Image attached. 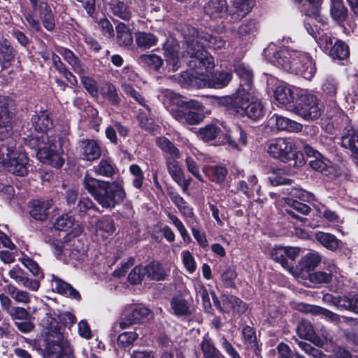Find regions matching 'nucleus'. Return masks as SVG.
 <instances>
[{"label": "nucleus", "instance_id": "nucleus-1", "mask_svg": "<svg viewBox=\"0 0 358 358\" xmlns=\"http://www.w3.org/2000/svg\"><path fill=\"white\" fill-rule=\"evenodd\" d=\"M31 122L36 133L24 137V143L37 150V157L42 163L61 167L64 160L60 156L62 152L60 139L57 136L48 134L53 125L52 118L46 111H41L33 115Z\"/></svg>", "mask_w": 358, "mask_h": 358}, {"label": "nucleus", "instance_id": "nucleus-2", "mask_svg": "<svg viewBox=\"0 0 358 358\" xmlns=\"http://www.w3.org/2000/svg\"><path fill=\"white\" fill-rule=\"evenodd\" d=\"M180 31L187 44V53L190 57L188 61L189 68L195 69L196 73L200 75L213 69L214 59L204 49V35L199 34L194 27L187 24L183 25Z\"/></svg>", "mask_w": 358, "mask_h": 358}, {"label": "nucleus", "instance_id": "nucleus-3", "mask_svg": "<svg viewBox=\"0 0 358 358\" xmlns=\"http://www.w3.org/2000/svg\"><path fill=\"white\" fill-rule=\"evenodd\" d=\"M83 185L94 199L106 208H113L123 202L126 192L121 182L99 180L86 174Z\"/></svg>", "mask_w": 358, "mask_h": 358}, {"label": "nucleus", "instance_id": "nucleus-4", "mask_svg": "<svg viewBox=\"0 0 358 358\" xmlns=\"http://www.w3.org/2000/svg\"><path fill=\"white\" fill-rule=\"evenodd\" d=\"M231 109L241 116H246L252 120L262 119L265 115V108L257 97L256 92H244L239 91L229 96Z\"/></svg>", "mask_w": 358, "mask_h": 358}, {"label": "nucleus", "instance_id": "nucleus-5", "mask_svg": "<svg viewBox=\"0 0 358 358\" xmlns=\"http://www.w3.org/2000/svg\"><path fill=\"white\" fill-rule=\"evenodd\" d=\"M44 342L45 352L49 358H75L72 345L61 332L48 331Z\"/></svg>", "mask_w": 358, "mask_h": 358}, {"label": "nucleus", "instance_id": "nucleus-6", "mask_svg": "<svg viewBox=\"0 0 358 358\" xmlns=\"http://www.w3.org/2000/svg\"><path fill=\"white\" fill-rule=\"evenodd\" d=\"M267 152L270 156L282 162H287L298 158L294 143L287 138H279L273 141L268 146Z\"/></svg>", "mask_w": 358, "mask_h": 358}, {"label": "nucleus", "instance_id": "nucleus-7", "mask_svg": "<svg viewBox=\"0 0 358 358\" xmlns=\"http://www.w3.org/2000/svg\"><path fill=\"white\" fill-rule=\"evenodd\" d=\"M293 111L305 120H315L321 115V106L316 96L303 94L301 95Z\"/></svg>", "mask_w": 358, "mask_h": 358}, {"label": "nucleus", "instance_id": "nucleus-8", "mask_svg": "<svg viewBox=\"0 0 358 358\" xmlns=\"http://www.w3.org/2000/svg\"><path fill=\"white\" fill-rule=\"evenodd\" d=\"M294 52H299L285 48L277 50L273 44L269 45L265 50V55L271 63L288 72H290L293 66Z\"/></svg>", "mask_w": 358, "mask_h": 358}, {"label": "nucleus", "instance_id": "nucleus-9", "mask_svg": "<svg viewBox=\"0 0 358 358\" xmlns=\"http://www.w3.org/2000/svg\"><path fill=\"white\" fill-rule=\"evenodd\" d=\"M151 315L150 310L142 305H127L122 313L119 323L122 329L148 320Z\"/></svg>", "mask_w": 358, "mask_h": 358}, {"label": "nucleus", "instance_id": "nucleus-10", "mask_svg": "<svg viewBox=\"0 0 358 358\" xmlns=\"http://www.w3.org/2000/svg\"><path fill=\"white\" fill-rule=\"evenodd\" d=\"M293 66L290 73L300 75L310 80L315 73L316 68L312 58L306 53L294 52Z\"/></svg>", "mask_w": 358, "mask_h": 358}, {"label": "nucleus", "instance_id": "nucleus-11", "mask_svg": "<svg viewBox=\"0 0 358 358\" xmlns=\"http://www.w3.org/2000/svg\"><path fill=\"white\" fill-rule=\"evenodd\" d=\"M324 51L334 59H344L349 55V50L344 42L327 34L323 35L319 42Z\"/></svg>", "mask_w": 358, "mask_h": 358}, {"label": "nucleus", "instance_id": "nucleus-12", "mask_svg": "<svg viewBox=\"0 0 358 358\" xmlns=\"http://www.w3.org/2000/svg\"><path fill=\"white\" fill-rule=\"evenodd\" d=\"M300 250L297 248L278 246L271 252L272 259L289 272L294 268V262L299 255Z\"/></svg>", "mask_w": 358, "mask_h": 358}, {"label": "nucleus", "instance_id": "nucleus-13", "mask_svg": "<svg viewBox=\"0 0 358 358\" xmlns=\"http://www.w3.org/2000/svg\"><path fill=\"white\" fill-rule=\"evenodd\" d=\"M77 150L81 159L93 162L101 155V148L97 141L83 139L78 141Z\"/></svg>", "mask_w": 358, "mask_h": 358}, {"label": "nucleus", "instance_id": "nucleus-14", "mask_svg": "<svg viewBox=\"0 0 358 358\" xmlns=\"http://www.w3.org/2000/svg\"><path fill=\"white\" fill-rule=\"evenodd\" d=\"M11 173L17 176H24L29 172L30 166L26 154L19 150L9 160L2 165Z\"/></svg>", "mask_w": 358, "mask_h": 358}, {"label": "nucleus", "instance_id": "nucleus-15", "mask_svg": "<svg viewBox=\"0 0 358 358\" xmlns=\"http://www.w3.org/2000/svg\"><path fill=\"white\" fill-rule=\"evenodd\" d=\"M255 5V0H231L228 5V15L230 17V20L240 21L252 10Z\"/></svg>", "mask_w": 358, "mask_h": 358}, {"label": "nucleus", "instance_id": "nucleus-16", "mask_svg": "<svg viewBox=\"0 0 358 358\" xmlns=\"http://www.w3.org/2000/svg\"><path fill=\"white\" fill-rule=\"evenodd\" d=\"M235 72L240 78L239 87L236 91H243L248 92L249 91H255L253 87V72L248 66L245 64H238L235 66Z\"/></svg>", "mask_w": 358, "mask_h": 358}, {"label": "nucleus", "instance_id": "nucleus-17", "mask_svg": "<svg viewBox=\"0 0 358 358\" xmlns=\"http://www.w3.org/2000/svg\"><path fill=\"white\" fill-rule=\"evenodd\" d=\"M176 158H169L166 160V167L169 173L173 180L178 183L183 192H187L190 185L191 178L187 180L185 178L184 172L179 163L175 160Z\"/></svg>", "mask_w": 358, "mask_h": 358}, {"label": "nucleus", "instance_id": "nucleus-18", "mask_svg": "<svg viewBox=\"0 0 358 358\" xmlns=\"http://www.w3.org/2000/svg\"><path fill=\"white\" fill-rule=\"evenodd\" d=\"M134 0L114 1L109 3V10L115 17L129 20Z\"/></svg>", "mask_w": 358, "mask_h": 358}, {"label": "nucleus", "instance_id": "nucleus-19", "mask_svg": "<svg viewBox=\"0 0 358 358\" xmlns=\"http://www.w3.org/2000/svg\"><path fill=\"white\" fill-rule=\"evenodd\" d=\"M34 10L38 13L39 18L44 28L48 31H52L55 27V19L50 6L43 1H40Z\"/></svg>", "mask_w": 358, "mask_h": 358}, {"label": "nucleus", "instance_id": "nucleus-20", "mask_svg": "<svg viewBox=\"0 0 358 358\" xmlns=\"http://www.w3.org/2000/svg\"><path fill=\"white\" fill-rule=\"evenodd\" d=\"M204 12L212 19L228 15L229 8L226 0H209L204 6Z\"/></svg>", "mask_w": 358, "mask_h": 358}, {"label": "nucleus", "instance_id": "nucleus-21", "mask_svg": "<svg viewBox=\"0 0 358 358\" xmlns=\"http://www.w3.org/2000/svg\"><path fill=\"white\" fill-rule=\"evenodd\" d=\"M166 62L172 71H176L180 67L179 47L175 43L167 41L164 45Z\"/></svg>", "mask_w": 358, "mask_h": 358}, {"label": "nucleus", "instance_id": "nucleus-22", "mask_svg": "<svg viewBox=\"0 0 358 358\" xmlns=\"http://www.w3.org/2000/svg\"><path fill=\"white\" fill-rule=\"evenodd\" d=\"M57 52L64 57V60L71 66L72 69L78 74H86L87 66L83 63L79 58L70 50L60 48Z\"/></svg>", "mask_w": 358, "mask_h": 358}, {"label": "nucleus", "instance_id": "nucleus-23", "mask_svg": "<svg viewBox=\"0 0 358 358\" xmlns=\"http://www.w3.org/2000/svg\"><path fill=\"white\" fill-rule=\"evenodd\" d=\"M51 285L52 289L57 293L78 301L80 299V294L76 289L55 275H52Z\"/></svg>", "mask_w": 358, "mask_h": 358}, {"label": "nucleus", "instance_id": "nucleus-24", "mask_svg": "<svg viewBox=\"0 0 358 358\" xmlns=\"http://www.w3.org/2000/svg\"><path fill=\"white\" fill-rule=\"evenodd\" d=\"M51 206V200H33L29 205L30 215L35 220H45L48 217V210Z\"/></svg>", "mask_w": 358, "mask_h": 358}, {"label": "nucleus", "instance_id": "nucleus-25", "mask_svg": "<svg viewBox=\"0 0 358 358\" xmlns=\"http://www.w3.org/2000/svg\"><path fill=\"white\" fill-rule=\"evenodd\" d=\"M222 312L234 311L238 313H243L248 308L245 303L233 295L223 294L221 296Z\"/></svg>", "mask_w": 358, "mask_h": 358}, {"label": "nucleus", "instance_id": "nucleus-26", "mask_svg": "<svg viewBox=\"0 0 358 358\" xmlns=\"http://www.w3.org/2000/svg\"><path fill=\"white\" fill-rule=\"evenodd\" d=\"M16 51L10 43L3 39L0 41V66L1 69L9 68L15 60Z\"/></svg>", "mask_w": 358, "mask_h": 358}, {"label": "nucleus", "instance_id": "nucleus-27", "mask_svg": "<svg viewBox=\"0 0 358 358\" xmlns=\"http://www.w3.org/2000/svg\"><path fill=\"white\" fill-rule=\"evenodd\" d=\"M173 117L182 124L189 125L198 124L203 119V115L199 111L176 110L172 112Z\"/></svg>", "mask_w": 358, "mask_h": 358}, {"label": "nucleus", "instance_id": "nucleus-28", "mask_svg": "<svg viewBox=\"0 0 358 358\" xmlns=\"http://www.w3.org/2000/svg\"><path fill=\"white\" fill-rule=\"evenodd\" d=\"M19 150L16 147V141L12 136L0 138V164L3 165Z\"/></svg>", "mask_w": 358, "mask_h": 358}, {"label": "nucleus", "instance_id": "nucleus-29", "mask_svg": "<svg viewBox=\"0 0 358 358\" xmlns=\"http://www.w3.org/2000/svg\"><path fill=\"white\" fill-rule=\"evenodd\" d=\"M134 38L138 48L145 50L157 45L158 38L152 33L144 31H137L134 34Z\"/></svg>", "mask_w": 358, "mask_h": 358}, {"label": "nucleus", "instance_id": "nucleus-30", "mask_svg": "<svg viewBox=\"0 0 358 358\" xmlns=\"http://www.w3.org/2000/svg\"><path fill=\"white\" fill-rule=\"evenodd\" d=\"M271 120L275 122V127L278 130L298 132L302 129V124L283 116L273 115Z\"/></svg>", "mask_w": 358, "mask_h": 358}, {"label": "nucleus", "instance_id": "nucleus-31", "mask_svg": "<svg viewBox=\"0 0 358 358\" xmlns=\"http://www.w3.org/2000/svg\"><path fill=\"white\" fill-rule=\"evenodd\" d=\"M168 194L172 202L177 206L180 213L184 217H194L193 208L178 192L170 191Z\"/></svg>", "mask_w": 358, "mask_h": 358}, {"label": "nucleus", "instance_id": "nucleus-32", "mask_svg": "<svg viewBox=\"0 0 358 358\" xmlns=\"http://www.w3.org/2000/svg\"><path fill=\"white\" fill-rule=\"evenodd\" d=\"M145 273L150 280H164L167 276V273L162 267V264L153 261L145 266Z\"/></svg>", "mask_w": 358, "mask_h": 358}, {"label": "nucleus", "instance_id": "nucleus-33", "mask_svg": "<svg viewBox=\"0 0 358 358\" xmlns=\"http://www.w3.org/2000/svg\"><path fill=\"white\" fill-rule=\"evenodd\" d=\"M117 43L120 46L129 47L133 43V36L129 28L123 23L116 26Z\"/></svg>", "mask_w": 358, "mask_h": 358}, {"label": "nucleus", "instance_id": "nucleus-34", "mask_svg": "<svg viewBox=\"0 0 358 358\" xmlns=\"http://www.w3.org/2000/svg\"><path fill=\"white\" fill-rule=\"evenodd\" d=\"M243 340L244 344L248 348L252 349L257 358H259V352L257 348V336L255 329L250 327L245 326L242 330Z\"/></svg>", "mask_w": 358, "mask_h": 358}, {"label": "nucleus", "instance_id": "nucleus-35", "mask_svg": "<svg viewBox=\"0 0 358 358\" xmlns=\"http://www.w3.org/2000/svg\"><path fill=\"white\" fill-rule=\"evenodd\" d=\"M232 75L229 71H217L208 80L209 86L213 88H222L231 81Z\"/></svg>", "mask_w": 358, "mask_h": 358}, {"label": "nucleus", "instance_id": "nucleus-36", "mask_svg": "<svg viewBox=\"0 0 358 358\" xmlns=\"http://www.w3.org/2000/svg\"><path fill=\"white\" fill-rule=\"evenodd\" d=\"M9 100L3 96H0V127H8L11 125L13 113L9 108Z\"/></svg>", "mask_w": 358, "mask_h": 358}, {"label": "nucleus", "instance_id": "nucleus-37", "mask_svg": "<svg viewBox=\"0 0 358 358\" xmlns=\"http://www.w3.org/2000/svg\"><path fill=\"white\" fill-rule=\"evenodd\" d=\"M315 238L329 250L336 251L339 247V240L331 234L319 231L316 233Z\"/></svg>", "mask_w": 358, "mask_h": 358}, {"label": "nucleus", "instance_id": "nucleus-38", "mask_svg": "<svg viewBox=\"0 0 358 358\" xmlns=\"http://www.w3.org/2000/svg\"><path fill=\"white\" fill-rule=\"evenodd\" d=\"M274 96L280 104H287L293 101L294 95L292 90L286 85H280L274 91Z\"/></svg>", "mask_w": 358, "mask_h": 358}, {"label": "nucleus", "instance_id": "nucleus-39", "mask_svg": "<svg viewBox=\"0 0 358 358\" xmlns=\"http://www.w3.org/2000/svg\"><path fill=\"white\" fill-rule=\"evenodd\" d=\"M5 291L18 303L27 304L31 301L30 294L27 292L18 289L11 284L6 286Z\"/></svg>", "mask_w": 358, "mask_h": 358}, {"label": "nucleus", "instance_id": "nucleus-40", "mask_svg": "<svg viewBox=\"0 0 358 358\" xmlns=\"http://www.w3.org/2000/svg\"><path fill=\"white\" fill-rule=\"evenodd\" d=\"M78 224L75 222L74 217L69 214H64L55 222L54 227L58 231H71L75 229Z\"/></svg>", "mask_w": 358, "mask_h": 358}, {"label": "nucleus", "instance_id": "nucleus-41", "mask_svg": "<svg viewBox=\"0 0 358 358\" xmlns=\"http://www.w3.org/2000/svg\"><path fill=\"white\" fill-rule=\"evenodd\" d=\"M102 96L113 106H119L120 98L116 87L111 83L105 84L101 89Z\"/></svg>", "mask_w": 358, "mask_h": 358}, {"label": "nucleus", "instance_id": "nucleus-42", "mask_svg": "<svg viewBox=\"0 0 358 358\" xmlns=\"http://www.w3.org/2000/svg\"><path fill=\"white\" fill-rule=\"evenodd\" d=\"M203 171L211 181L216 183L222 182L227 174V170L224 167L220 166L208 167Z\"/></svg>", "mask_w": 358, "mask_h": 358}, {"label": "nucleus", "instance_id": "nucleus-43", "mask_svg": "<svg viewBox=\"0 0 358 358\" xmlns=\"http://www.w3.org/2000/svg\"><path fill=\"white\" fill-rule=\"evenodd\" d=\"M156 144L162 151L169 154L171 157H180L179 150L167 138L164 136L157 138Z\"/></svg>", "mask_w": 358, "mask_h": 358}, {"label": "nucleus", "instance_id": "nucleus-44", "mask_svg": "<svg viewBox=\"0 0 358 358\" xmlns=\"http://www.w3.org/2000/svg\"><path fill=\"white\" fill-rule=\"evenodd\" d=\"M200 348L204 358H220V352L215 347L211 340L204 337L200 343Z\"/></svg>", "mask_w": 358, "mask_h": 358}, {"label": "nucleus", "instance_id": "nucleus-45", "mask_svg": "<svg viewBox=\"0 0 358 358\" xmlns=\"http://www.w3.org/2000/svg\"><path fill=\"white\" fill-rule=\"evenodd\" d=\"M260 187L257 185V179L255 176H250L248 181L242 180L238 183V189L248 196H250L254 192H258Z\"/></svg>", "mask_w": 358, "mask_h": 358}, {"label": "nucleus", "instance_id": "nucleus-46", "mask_svg": "<svg viewBox=\"0 0 358 358\" xmlns=\"http://www.w3.org/2000/svg\"><path fill=\"white\" fill-rule=\"evenodd\" d=\"M93 171L96 175L105 177H112L115 173V168L112 163L103 159L93 166Z\"/></svg>", "mask_w": 358, "mask_h": 358}, {"label": "nucleus", "instance_id": "nucleus-47", "mask_svg": "<svg viewBox=\"0 0 358 358\" xmlns=\"http://www.w3.org/2000/svg\"><path fill=\"white\" fill-rule=\"evenodd\" d=\"M138 61L155 71L159 69L163 64L162 59L155 54L141 55L138 57Z\"/></svg>", "mask_w": 358, "mask_h": 358}, {"label": "nucleus", "instance_id": "nucleus-48", "mask_svg": "<svg viewBox=\"0 0 358 358\" xmlns=\"http://www.w3.org/2000/svg\"><path fill=\"white\" fill-rule=\"evenodd\" d=\"M171 306L177 315H185L188 313L189 308L187 301L181 296H174L171 299Z\"/></svg>", "mask_w": 358, "mask_h": 358}, {"label": "nucleus", "instance_id": "nucleus-49", "mask_svg": "<svg viewBox=\"0 0 358 358\" xmlns=\"http://www.w3.org/2000/svg\"><path fill=\"white\" fill-rule=\"evenodd\" d=\"M338 83L331 76H327L322 83V92L329 97H334L337 94Z\"/></svg>", "mask_w": 358, "mask_h": 358}, {"label": "nucleus", "instance_id": "nucleus-50", "mask_svg": "<svg viewBox=\"0 0 358 358\" xmlns=\"http://www.w3.org/2000/svg\"><path fill=\"white\" fill-rule=\"evenodd\" d=\"M122 89L124 93L134 99L139 105L143 106L148 112L150 111V107L146 104L145 99L143 96L137 92L132 86L129 84L124 83L122 85Z\"/></svg>", "mask_w": 358, "mask_h": 358}, {"label": "nucleus", "instance_id": "nucleus-51", "mask_svg": "<svg viewBox=\"0 0 358 358\" xmlns=\"http://www.w3.org/2000/svg\"><path fill=\"white\" fill-rule=\"evenodd\" d=\"M297 334L301 338L310 340L315 335L313 325L308 320H302L297 326Z\"/></svg>", "mask_w": 358, "mask_h": 358}, {"label": "nucleus", "instance_id": "nucleus-52", "mask_svg": "<svg viewBox=\"0 0 358 358\" xmlns=\"http://www.w3.org/2000/svg\"><path fill=\"white\" fill-rule=\"evenodd\" d=\"M321 262V257L317 253H308L301 260L303 268L306 271L313 270Z\"/></svg>", "mask_w": 358, "mask_h": 358}, {"label": "nucleus", "instance_id": "nucleus-53", "mask_svg": "<svg viewBox=\"0 0 358 358\" xmlns=\"http://www.w3.org/2000/svg\"><path fill=\"white\" fill-rule=\"evenodd\" d=\"M309 5L311 6L310 9H305L304 12L306 15L314 17L317 21L325 23V19L322 16L319 11V8L321 5L320 0H306Z\"/></svg>", "mask_w": 358, "mask_h": 358}, {"label": "nucleus", "instance_id": "nucleus-54", "mask_svg": "<svg viewBox=\"0 0 358 358\" xmlns=\"http://www.w3.org/2000/svg\"><path fill=\"white\" fill-rule=\"evenodd\" d=\"M323 301L325 303H331L338 308H348L350 303L348 301V297L345 296H334L331 294H327L323 296Z\"/></svg>", "mask_w": 358, "mask_h": 358}, {"label": "nucleus", "instance_id": "nucleus-55", "mask_svg": "<svg viewBox=\"0 0 358 358\" xmlns=\"http://www.w3.org/2000/svg\"><path fill=\"white\" fill-rule=\"evenodd\" d=\"M129 171L133 177V186L136 189H141L144 180V176L141 169L137 164H131L129 167Z\"/></svg>", "mask_w": 358, "mask_h": 358}, {"label": "nucleus", "instance_id": "nucleus-56", "mask_svg": "<svg viewBox=\"0 0 358 358\" xmlns=\"http://www.w3.org/2000/svg\"><path fill=\"white\" fill-rule=\"evenodd\" d=\"M220 129L214 125H207L199 129V136L205 141H210L215 139L220 133Z\"/></svg>", "mask_w": 358, "mask_h": 358}, {"label": "nucleus", "instance_id": "nucleus-57", "mask_svg": "<svg viewBox=\"0 0 358 358\" xmlns=\"http://www.w3.org/2000/svg\"><path fill=\"white\" fill-rule=\"evenodd\" d=\"M313 207L320 215L325 218L327 220L336 223L340 222V218L336 213L330 209L326 208L324 206L314 204Z\"/></svg>", "mask_w": 358, "mask_h": 358}, {"label": "nucleus", "instance_id": "nucleus-58", "mask_svg": "<svg viewBox=\"0 0 358 358\" xmlns=\"http://www.w3.org/2000/svg\"><path fill=\"white\" fill-rule=\"evenodd\" d=\"M347 14V8L343 3L337 2L335 6H331V15L334 20L339 22H343L346 19Z\"/></svg>", "mask_w": 358, "mask_h": 358}, {"label": "nucleus", "instance_id": "nucleus-59", "mask_svg": "<svg viewBox=\"0 0 358 358\" xmlns=\"http://www.w3.org/2000/svg\"><path fill=\"white\" fill-rule=\"evenodd\" d=\"M145 266H136L129 273L128 280L131 284L137 285L143 279L146 275Z\"/></svg>", "mask_w": 358, "mask_h": 358}, {"label": "nucleus", "instance_id": "nucleus-60", "mask_svg": "<svg viewBox=\"0 0 358 358\" xmlns=\"http://www.w3.org/2000/svg\"><path fill=\"white\" fill-rule=\"evenodd\" d=\"M203 42L204 47L207 45L216 50H221L225 45V41L220 36L206 35L203 36Z\"/></svg>", "mask_w": 358, "mask_h": 358}, {"label": "nucleus", "instance_id": "nucleus-61", "mask_svg": "<svg viewBox=\"0 0 358 358\" xmlns=\"http://www.w3.org/2000/svg\"><path fill=\"white\" fill-rule=\"evenodd\" d=\"M287 190L289 191L290 196L297 198L301 201L310 202L315 200V196L312 193L301 188L292 187Z\"/></svg>", "mask_w": 358, "mask_h": 358}, {"label": "nucleus", "instance_id": "nucleus-62", "mask_svg": "<svg viewBox=\"0 0 358 358\" xmlns=\"http://www.w3.org/2000/svg\"><path fill=\"white\" fill-rule=\"evenodd\" d=\"M80 77L81 83L85 89L92 95L96 96L98 94V88L96 82L88 77L85 74H78Z\"/></svg>", "mask_w": 358, "mask_h": 358}, {"label": "nucleus", "instance_id": "nucleus-63", "mask_svg": "<svg viewBox=\"0 0 358 358\" xmlns=\"http://www.w3.org/2000/svg\"><path fill=\"white\" fill-rule=\"evenodd\" d=\"M138 336V334L134 331L124 332L119 335L117 343L123 348L128 347L137 339Z\"/></svg>", "mask_w": 358, "mask_h": 358}, {"label": "nucleus", "instance_id": "nucleus-64", "mask_svg": "<svg viewBox=\"0 0 358 358\" xmlns=\"http://www.w3.org/2000/svg\"><path fill=\"white\" fill-rule=\"evenodd\" d=\"M278 358H303V357L297 352L294 353L290 348L284 343H280L277 347Z\"/></svg>", "mask_w": 358, "mask_h": 358}]
</instances>
